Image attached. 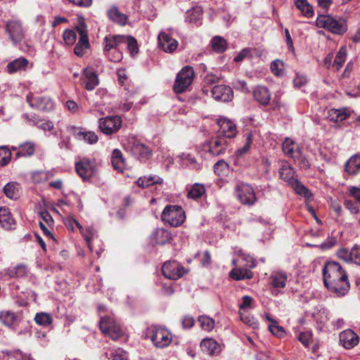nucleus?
<instances>
[{
  "label": "nucleus",
  "instance_id": "36",
  "mask_svg": "<svg viewBox=\"0 0 360 360\" xmlns=\"http://www.w3.org/2000/svg\"><path fill=\"white\" fill-rule=\"evenodd\" d=\"M89 250L94 251L93 240L97 238V231L93 226H87L82 233Z\"/></svg>",
  "mask_w": 360,
  "mask_h": 360
},
{
  "label": "nucleus",
  "instance_id": "16",
  "mask_svg": "<svg viewBox=\"0 0 360 360\" xmlns=\"http://www.w3.org/2000/svg\"><path fill=\"white\" fill-rule=\"evenodd\" d=\"M212 95L216 101L228 102L232 100L233 92L229 86L216 85L212 89Z\"/></svg>",
  "mask_w": 360,
  "mask_h": 360
},
{
  "label": "nucleus",
  "instance_id": "31",
  "mask_svg": "<svg viewBox=\"0 0 360 360\" xmlns=\"http://www.w3.org/2000/svg\"><path fill=\"white\" fill-rule=\"evenodd\" d=\"M188 189V198L197 200L204 196L206 193L205 186L202 184L195 183Z\"/></svg>",
  "mask_w": 360,
  "mask_h": 360
},
{
  "label": "nucleus",
  "instance_id": "62",
  "mask_svg": "<svg viewBox=\"0 0 360 360\" xmlns=\"http://www.w3.org/2000/svg\"><path fill=\"white\" fill-rule=\"evenodd\" d=\"M39 217L47 224L48 226H51L53 224V219L47 210H42L38 212Z\"/></svg>",
  "mask_w": 360,
  "mask_h": 360
},
{
  "label": "nucleus",
  "instance_id": "46",
  "mask_svg": "<svg viewBox=\"0 0 360 360\" xmlns=\"http://www.w3.org/2000/svg\"><path fill=\"white\" fill-rule=\"evenodd\" d=\"M12 157L10 148L7 146H0V166L5 167L9 164Z\"/></svg>",
  "mask_w": 360,
  "mask_h": 360
},
{
  "label": "nucleus",
  "instance_id": "42",
  "mask_svg": "<svg viewBox=\"0 0 360 360\" xmlns=\"http://www.w3.org/2000/svg\"><path fill=\"white\" fill-rule=\"evenodd\" d=\"M347 58V49L345 46H342L338 52L337 53L335 58L334 59L333 67H334L337 70H340L342 68L343 63L345 62Z\"/></svg>",
  "mask_w": 360,
  "mask_h": 360
},
{
  "label": "nucleus",
  "instance_id": "21",
  "mask_svg": "<svg viewBox=\"0 0 360 360\" xmlns=\"http://www.w3.org/2000/svg\"><path fill=\"white\" fill-rule=\"evenodd\" d=\"M82 81L88 91L94 90L99 84L97 75L91 69L85 68L83 71Z\"/></svg>",
  "mask_w": 360,
  "mask_h": 360
},
{
  "label": "nucleus",
  "instance_id": "58",
  "mask_svg": "<svg viewBox=\"0 0 360 360\" xmlns=\"http://www.w3.org/2000/svg\"><path fill=\"white\" fill-rule=\"evenodd\" d=\"M252 56V49L245 48L241 50L234 58L235 62H241L245 58H250Z\"/></svg>",
  "mask_w": 360,
  "mask_h": 360
},
{
  "label": "nucleus",
  "instance_id": "57",
  "mask_svg": "<svg viewBox=\"0 0 360 360\" xmlns=\"http://www.w3.org/2000/svg\"><path fill=\"white\" fill-rule=\"evenodd\" d=\"M181 158L186 161L187 164L190 165V167L194 169H200V164L198 162L195 160V157H193L191 154H182Z\"/></svg>",
  "mask_w": 360,
  "mask_h": 360
},
{
  "label": "nucleus",
  "instance_id": "34",
  "mask_svg": "<svg viewBox=\"0 0 360 360\" xmlns=\"http://www.w3.org/2000/svg\"><path fill=\"white\" fill-rule=\"evenodd\" d=\"M0 321L7 326H12L19 323L20 317L14 312L5 311L1 312Z\"/></svg>",
  "mask_w": 360,
  "mask_h": 360
},
{
  "label": "nucleus",
  "instance_id": "2",
  "mask_svg": "<svg viewBox=\"0 0 360 360\" xmlns=\"http://www.w3.org/2000/svg\"><path fill=\"white\" fill-rule=\"evenodd\" d=\"M282 149L283 153L292 158L300 168L307 169L310 167L308 159L302 153L298 144L293 140L286 138L282 144Z\"/></svg>",
  "mask_w": 360,
  "mask_h": 360
},
{
  "label": "nucleus",
  "instance_id": "17",
  "mask_svg": "<svg viewBox=\"0 0 360 360\" xmlns=\"http://www.w3.org/2000/svg\"><path fill=\"white\" fill-rule=\"evenodd\" d=\"M124 36L123 35H109L105 37L104 53L107 57H110V53L112 50L120 49L123 41Z\"/></svg>",
  "mask_w": 360,
  "mask_h": 360
},
{
  "label": "nucleus",
  "instance_id": "49",
  "mask_svg": "<svg viewBox=\"0 0 360 360\" xmlns=\"http://www.w3.org/2000/svg\"><path fill=\"white\" fill-rule=\"evenodd\" d=\"M231 276L236 280H243L245 278H251L252 273L247 269H234L230 274Z\"/></svg>",
  "mask_w": 360,
  "mask_h": 360
},
{
  "label": "nucleus",
  "instance_id": "20",
  "mask_svg": "<svg viewBox=\"0 0 360 360\" xmlns=\"http://www.w3.org/2000/svg\"><path fill=\"white\" fill-rule=\"evenodd\" d=\"M219 134L224 138H233L236 134V126L231 120L226 118H220L217 122Z\"/></svg>",
  "mask_w": 360,
  "mask_h": 360
},
{
  "label": "nucleus",
  "instance_id": "51",
  "mask_svg": "<svg viewBox=\"0 0 360 360\" xmlns=\"http://www.w3.org/2000/svg\"><path fill=\"white\" fill-rule=\"evenodd\" d=\"M344 206L352 214H357L359 213V203L356 201H353L349 199H345L344 200Z\"/></svg>",
  "mask_w": 360,
  "mask_h": 360
},
{
  "label": "nucleus",
  "instance_id": "32",
  "mask_svg": "<svg viewBox=\"0 0 360 360\" xmlns=\"http://www.w3.org/2000/svg\"><path fill=\"white\" fill-rule=\"evenodd\" d=\"M162 182L163 179L156 175L144 176L139 178L136 181V184L142 188L148 187L154 184H161Z\"/></svg>",
  "mask_w": 360,
  "mask_h": 360
},
{
  "label": "nucleus",
  "instance_id": "56",
  "mask_svg": "<svg viewBox=\"0 0 360 360\" xmlns=\"http://www.w3.org/2000/svg\"><path fill=\"white\" fill-rule=\"evenodd\" d=\"M337 256L345 262H352V249L340 248L337 252Z\"/></svg>",
  "mask_w": 360,
  "mask_h": 360
},
{
  "label": "nucleus",
  "instance_id": "61",
  "mask_svg": "<svg viewBox=\"0 0 360 360\" xmlns=\"http://www.w3.org/2000/svg\"><path fill=\"white\" fill-rule=\"evenodd\" d=\"M46 176L47 174L46 172L43 171H36L32 172L31 178L34 183L38 184L45 181L46 179Z\"/></svg>",
  "mask_w": 360,
  "mask_h": 360
},
{
  "label": "nucleus",
  "instance_id": "3",
  "mask_svg": "<svg viewBox=\"0 0 360 360\" xmlns=\"http://www.w3.org/2000/svg\"><path fill=\"white\" fill-rule=\"evenodd\" d=\"M317 27L324 28L333 34H342L347 31V25L344 20L336 19L329 15H320L317 17Z\"/></svg>",
  "mask_w": 360,
  "mask_h": 360
},
{
  "label": "nucleus",
  "instance_id": "44",
  "mask_svg": "<svg viewBox=\"0 0 360 360\" xmlns=\"http://www.w3.org/2000/svg\"><path fill=\"white\" fill-rule=\"evenodd\" d=\"M34 321L37 324L46 327L51 324L53 319L49 314L39 312L36 314Z\"/></svg>",
  "mask_w": 360,
  "mask_h": 360
},
{
  "label": "nucleus",
  "instance_id": "6",
  "mask_svg": "<svg viewBox=\"0 0 360 360\" xmlns=\"http://www.w3.org/2000/svg\"><path fill=\"white\" fill-rule=\"evenodd\" d=\"M99 326L102 333L113 340H118L123 335L120 325L110 316L102 317Z\"/></svg>",
  "mask_w": 360,
  "mask_h": 360
},
{
  "label": "nucleus",
  "instance_id": "52",
  "mask_svg": "<svg viewBox=\"0 0 360 360\" xmlns=\"http://www.w3.org/2000/svg\"><path fill=\"white\" fill-rule=\"evenodd\" d=\"M157 236V243L160 245H164L167 243H169L172 239L170 233L165 229L158 231Z\"/></svg>",
  "mask_w": 360,
  "mask_h": 360
},
{
  "label": "nucleus",
  "instance_id": "5",
  "mask_svg": "<svg viewBox=\"0 0 360 360\" xmlns=\"http://www.w3.org/2000/svg\"><path fill=\"white\" fill-rule=\"evenodd\" d=\"M162 220L172 226H179L185 220L186 216L182 208L179 205H167L161 215Z\"/></svg>",
  "mask_w": 360,
  "mask_h": 360
},
{
  "label": "nucleus",
  "instance_id": "39",
  "mask_svg": "<svg viewBox=\"0 0 360 360\" xmlns=\"http://www.w3.org/2000/svg\"><path fill=\"white\" fill-rule=\"evenodd\" d=\"M295 5L304 16L311 18L314 15L312 6L307 0H296Z\"/></svg>",
  "mask_w": 360,
  "mask_h": 360
},
{
  "label": "nucleus",
  "instance_id": "47",
  "mask_svg": "<svg viewBox=\"0 0 360 360\" xmlns=\"http://www.w3.org/2000/svg\"><path fill=\"white\" fill-rule=\"evenodd\" d=\"M5 195L11 198L15 199L18 196V185L16 183H8L4 188Z\"/></svg>",
  "mask_w": 360,
  "mask_h": 360
},
{
  "label": "nucleus",
  "instance_id": "50",
  "mask_svg": "<svg viewBox=\"0 0 360 360\" xmlns=\"http://www.w3.org/2000/svg\"><path fill=\"white\" fill-rule=\"evenodd\" d=\"M89 40H84V39H79L77 44H76L74 49V52L77 56H82L85 53V50L89 49Z\"/></svg>",
  "mask_w": 360,
  "mask_h": 360
},
{
  "label": "nucleus",
  "instance_id": "59",
  "mask_svg": "<svg viewBox=\"0 0 360 360\" xmlns=\"http://www.w3.org/2000/svg\"><path fill=\"white\" fill-rule=\"evenodd\" d=\"M74 30L79 34V39L89 40L86 27L84 23H80Z\"/></svg>",
  "mask_w": 360,
  "mask_h": 360
},
{
  "label": "nucleus",
  "instance_id": "25",
  "mask_svg": "<svg viewBox=\"0 0 360 360\" xmlns=\"http://www.w3.org/2000/svg\"><path fill=\"white\" fill-rule=\"evenodd\" d=\"M29 64V61L24 57L18 58L10 63L7 65V70L10 74H13L18 71L25 70L27 65Z\"/></svg>",
  "mask_w": 360,
  "mask_h": 360
},
{
  "label": "nucleus",
  "instance_id": "26",
  "mask_svg": "<svg viewBox=\"0 0 360 360\" xmlns=\"http://www.w3.org/2000/svg\"><path fill=\"white\" fill-rule=\"evenodd\" d=\"M201 349L210 354H218L220 352L219 345L212 338H205L200 344Z\"/></svg>",
  "mask_w": 360,
  "mask_h": 360
},
{
  "label": "nucleus",
  "instance_id": "4",
  "mask_svg": "<svg viewBox=\"0 0 360 360\" xmlns=\"http://www.w3.org/2000/svg\"><path fill=\"white\" fill-rule=\"evenodd\" d=\"M125 150L141 161L148 160L153 155L152 149L134 137L128 139L125 144Z\"/></svg>",
  "mask_w": 360,
  "mask_h": 360
},
{
  "label": "nucleus",
  "instance_id": "38",
  "mask_svg": "<svg viewBox=\"0 0 360 360\" xmlns=\"http://www.w3.org/2000/svg\"><path fill=\"white\" fill-rule=\"evenodd\" d=\"M202 11L200 7L195 6L186 12V19L191 23L198 24L201 20Z\"/></svg>",
  "mask_w": 360,
  "mask_h": 360
},
{
  "label": "nucleus",
  "instance_id": "48",
  "mask_svg": "<svg viewBox=\"0 0 360 360\" xmlns=\"http://www.w3.org/2000/svg\"><path fill=\"white\" fill-rule=\"evenodd\" d=\"M27 274V268L24 265H18L8 269V275L12 278H22Z\"/></svg>",
  "mask_w": 360,
  "mask_h": 360
},
{
  "label": "nucleus",
  "instance_id": "10",
  "mask_svg": "<svg viewBox=\"0 0 360 360\" xmlns=\"http://www.w3.org/2000/svg\"><path fill=\"white\" fill-rule=\"evenodd\" d=\"M164 276L171 280H177L181 278L187 271L176 261H168L164 263L162 267Z\"/></svg>",
  "mask_w": 360,
  "mask_h": 360
},
{
  "label": "nucleus",
  "instance_id": "63",
  "mask_svg": "<svg viewBox=\"0 0 360 360\" xmlns=\"http://www.w3.org/2000/svg\"><path fill=\"white\" fill-rule=\"evenodd\" d=\"M348 191L349 195L360 205V188L356 186H350Z\"/></svg>",
  "mask_w": 360,
  "mask_h": 360
},
{
  "label": "nucleus",
  "instance_id": "23",
  "mask_svg": "<svg viewBox=\"0 0 360 360\" xmlns=\"http://www.w3.org/2000/svg\"><path fill=\"white\" fill-rule=\"evenodd\" d=\"M350 115L351 111L347 108H332L328 111V118L335 122H342L349 117Z\"/></svg>",
  "mask_w": 360,
  "mask_h": 360
},
{
  "label": "nucleus",
  "instance_id": "54",
  "mask_svg": "<svg viewBox=\"0 0 360 360\" xmlns=\"http://www.w3.org/2000/svg\"><path fill=\"white\" fill-rule=\"evenodd\" d=\"M283 63L280 60H275L271 64V70L276 76L283 75Z\"/></svg>",
  "mask_w": 360,
  "mask_h": 360
},
{
  "label": "nucleus",
  "instance_id": "33",
  "mask_svg": "<svg viewBox=\"0 0 360 360\" xmlns=\"http://www.w3.org/2000/svg\"><path fill=\"white\" fill-rule=\"evenodd\" d=\"M345 171L351 175H355L360 171V155H353L345 164Z\"/></svg>",
  "mask_w": 360,
  "mask_h": 360
},
{
  "label": "nucleus",
  "instance_id": "45",
  "mask_svg": "<svg viewBox=\"0 0 360 360\" xmlns=\"http://www.w3.org/2000/svg\"><path fill=\"white\" fill-rule=\"evenodd\" d=\"M211 45L214 51L223 53L226 49L227 44L224 38L216 36L212 39Z\"/></svg>",
  "mask_w": 360,
  "mask_h": 360
},
{
  "label": "nucleus",
  "instance_id": "35",
  "mask_svg": "<svg viewBox=\"0 0 360 360\" xmlns=\"http://www.w3.org/2000/svg\"><path fill=\"white\" fill-rule=\"evenodd\" d=\"M111 163L115 169L122 172L125 163L122 152L119 149H115L112 153Z\"/></svg>",
  "mask_w": 360,
  "mask_h": 360
},
{
  "label": "nucleus",
  "instance_id": "13",
  "mask_svg": "<svg viewBox=\"0 0 360 360\" xmlns=\"http://www.w3.org/2000/svg\"><path fill=\"white\" fill-rule=\"evenodd\" d=\"M151 340L155 347L164 348L171 343L172 336L167 330L158 328L153 330Z\"/></svg>",
  "mask_w": 360,
  "mask_h": 360
},
{
  "label": "nucleus",
  "instance_id": "30",
  "mask_svg": "<svg viewBox=\"0 0 360 360\" xmlns=\"http://www.w3.org/2000/svg\"><path fill=\"white\" fill-rule=\"evenodd\" d=\"M287 275L281 272H274L269 278V283L275 288H285L287 282Z\"/></svg>",
  "mask_w": 360,
  "mask_h": 360
},
{
  "label": "nucleus",
  "instance_id": "41",
  "mask_svg": "<svg viewBox=\"0 0 360 360\" xmlns=\"http://www.w3.org/2000/svg\"><path fill=\"white\" fill-rule=\"evenodd\" d=\"M198 321L201 328L205 331L210 332L214 328V320L208 316H200L198 319Z\"/></svg>",
  "mask_w": 360,
  "mask_h": 360
},
{
  "label": "nucleus",
  "instance_id": "55",
  "mask_svg": "<svg viewBox=\"0 0 360 360\" xmlns=\"http://www.w3.org/2000/svg\"><path fill=\"white\" fill-rule=\"evenodd\" d=\"M63 39L68 45L75 44L77 39V33L74 30H66L63 33Z\"/></svg>",
  "mask_w": 360,
  "mask_h": 360
},
{
  "label": "nucleus",
  "instance_id": "28",
  "mask_svg": "<svg viewBox=\"0 0 360 360\" xmlns=\"http://www.w3.org/2000/svg\"><path fill=\"white\" fill-rule=\"evenodd\" d=\"M36 149V145L31 141L25 142L18 147V151L15 153V158L20 157H31L34 155Z\"/></svg>",
  "mask_w": 360,
  "mask_h": 360
},
{
  "label": "nucleus",
  "instance_id": "14",
  "mask_svg": "<svg viewBox=\"0 0 360 360\" xmlns=\"http://www.w3.org/2000/svg\"><path fill=\"white\" fill-rule=\"evenodd\" d=\"M228 147V143L224 137L217 136L211 139L207 146V150L213 155H224Z\"/></svg>",
  "mask_w": 360,
  "mask_h": 360
},
{
  "label": "nucleus",
  "instance_id": "8",
  "mask_svg": "<svg viewBox=\"0 0 360 360\" xmlns=\"http://www.w3.org/2000/svg\"><path fill=\"white\" fill-rule=\"evenodd\" d=\"M122 119L118 115H110L100 118L98 128L105 135H112L117 133L121 128Z\"/></svg>",
  "mask_w": 360,
  "mask_h": 360
},
{
  "label": "nucleus",
  "instance_id": "9",
  "mask_svg": "<svg viewBox=\"0 0 360 360\" xmlns=\"http://www.w3.org/2000/svg\"><path fill=\"white\" fill-rule=\"evenodd\" d=\"M236 195L243 205L249 206L253 205L257 200L252 187L246 184L237 186Z\"/></svg>",
  "mask_w": 360,
  "mask_h": 360
},
{
  "label": "nucleus",
  "instance_id": "29",
  "mask_svg": "<svg viewBox=\"0 0 360 360\" xmlns=\"http://www.w3.org/2000/svg\"><path fill=\"white\" fill-rule=\"evenodd\" d=\"M108 18L120 25H124L127 22V16L122 13L117 6H112L108 11Z\"/></svg>",
  "mask_w": 360,
  "mask_h": 360
},
{
  "label": "nucleus",
  "instance_id": "40",
  "mask_svg": "<svg viewBox=\"0 0 360 360\" xmlns=\"http://www.w3.org/2000/svg\"><path fill=\"white\" fill-rule=\"evenodd\" d=\"M28 120L36 125L38 128L43 130L50 131L53 129V123L50 121H46L44 120L39 119L35 115H30L27 117Z\"/></svg>",
  "mask_w": 360,
  "mask_h": 360
},
{
  "label": "nucleus",
  "instance_id": "64",
  "mask_svg": "<svg viewBox=\"0 0 360 360\" xmlns=\"http://www.w3.org/2000/svg\"><path fill=\"white\" fill-rule=\"evenodd\" d=\"M352 263L360 265V247L356 245L352 248Z\"/></svg>",
  "mask_w": 360,
  "mask_h": 360
},
{
  "label": "nucleus",
  "instance_id": "18",
  "mask_svg": "<svg viewBox=\"0 0 360 360\" xmlns=\"http://www.w3.org/2000/svg\"><path fill=\"white\" fill-rule=\"evenodd\" d=\"M158 44L162 50L167 53L174 52L177 46L178 41L169 34L162 32L158 35Z\"/></svg>",
  "mask_w": 360,
  "mask_h": 360
},
{
  "label": "nucleus",
  "instance_id": "43",
  "mask_svg": "<svg viewBox=\"0 0 360 360\" xmlns=\"http://www.w3.org/2000/svg\"><path fill=\"white\" fill-rule=\"evenodd\" d=\"M266 319L271 322V323L269 326V330L271 333L274 335L275 336H277L278 338L282 337L284 333L285 330H283V328L278 326V323L271 318L270 314H266Z\"/></svg>",
  "mask_w": 360,
  "mask_h": 360
},
{
  "label": "nucleus",
  "instance_id": "15",
  "mask_svg": "<svg viewBox=\"0 0 360 360\" xmlns=\"http://www.w3.org/2000/svg\"><path fill=\"white\" fill-rule=\"evenodd\" d=\"M6 32L14 44L20 42L24 38V31L18 21H9L6 24Z\"/></svg>",
  "mask_w": 360,
  "mask_h": 360
},
{
  "label": "nucleus",
  "instance_id": "53",
  "mask_svg": "<svg viewBox=\"0 0 360 360\" xmlns=\"http://www.w3.org/2000/svg\"><path fill=\"white\" fill-rule=\"evenodd\" d=\"M123 44H127V48L131 54L136 53L139 51L137 41L132 37H125Z\"/></svg>",
  "mask_w": 360,
  "mask_h": 360
},
{
  "label": "nucleus",
  "instance_id": "12",
  "mask_svg": "<svg viewBox=\"0 0 360 360\" xmlns=\"http://www.w3.org/2000/svg\"><path fill=\"white\" fill-rule=\"evenodd\" d=\"M27 101L32 108L41 111H49L53 107V103L49 98L34 96L32 93L27 94Z\"/></svg>",
  "mask_w": 360,
  "mask_h": 360
},
{
  "label": "nucleus",
  "instance_id": "11",
  "mask_svg": "<svg viewBox=\"0 0 360 360\" xmlns=\"http://www.w3.org/2000/svg\"><path fill=\"white\" fill-rule=\"evenodd\" d=\"M75 169L78 175L86 180L96 174V164L94 160L84 158L76 163Z\"/></svg>",
  "mask_w": 360,
  "mask_h": 360
},
{
  "label": "nucleus",
  "instance_id": "22",
  "mask_svg": "<svg viewBox=\"0 0 360 360\" xmlns=\"http://www.w3.org/2000/svg\"><path fill=\"white\" fill-rule=\"evenodd\" d=\"M255 100L260 105L266 106L271 100V94L269 89L263 86H256L252 92Z\"/></svg>",
  "mask_w": 360,
  "mask_h": 360
},
{
  "label": "nucleus",
  "instance_id": "24",
  "mask_svg": "<svg viewBox=\"0 0 360 360\" xmlns=\"http://www.w3.org/2000/svg\"><path fill=\"white\" fill-rule=\"evenodd\" d=\"M0 225L6 230L14 229L15 220L13 219L8 207H0Z\"/></svg>",
  "mask_w": 360,
  "mask_h": 360
},
{
  "label": "nucleus",
  "instance_id": "19",
  "mask_svg": "<svg viewBox=\"0 0 360 360\" xmlns=\"http://www.w3.org/2000/svg\"><path fill=\"white\" fill-rule=\"evenodd\" d=\"M340 342L345 349H351L359 341V336L352 330L347 329L340 333Z\"/></svg>",
  "mask_w": 360,
  "mask_h": 360
},
{
  "label": "nucleus",
  "instance_id": "27",
  "mask_svg": "<svg viewBox=\"0 0 360 360\" xmlns=\"http://www.w3.org/2000/svg\"><path fill=\"white\" fill-rule=\"evenodd\" d=\"M279 174L281 178L290 184L293 185L297 182V180L294 177V169L286 162H283L279 169Z\"/></svg>",
  "mask_w": 360,
  "mask_h": 360
},
{
  "label": "nucleus",
  "instance_id": "1",
  "mask_svg": "<svg viewBox=\"0 0 360 360\" xmlns=\"http://www.w3.org/2000/svg\"><path fill=\"white\" fill-rule=\"evenodd\" d=\"M325 285L338 295H345L350 288L347 272L340 264L334 261L328 262L323 270Z\"/></svg>",
  "mask_w": 360,
  "mask_h": 360
},
{
  "label": "nucleus",
  "instance_id": "37",
  "mask_svg": "<svg viewBox=\"0 0 360 360\" xmlns=\"http://www.w3.org/2000/svg\"><path fill=\"white\" fill-rule=\"evenodd\" d=\"M72 129L74 130V134L79 139L84 140L90 144L95 143L98 141V136L93 131L83 132L76 128H72Z\"/></svg>",
  "mask_w": 360,
  "mask_h": 360
},
{
  "label": "nucleus",
  "instance_id": "60",
  "mask_svg": "<svg viewBox=\"0 0 360 360\" xmlns=\"http://www.w3.org/2000/svg\"><path fill=\"white\" fill-rule=\"evenodd\" d=\"M181 323L184 329H190L194 326L195 319L189 315H186L182 317Z\"/></svg>",
  "mask_w": 360,
  "mask_h": 360
},
{
  "label": "nucleus",
  "instance_id": "7",
  "mask_svg": "<svg viewBox=\"0 0 360 360\" xmlns=\"http://www.w3.org/2000/svg\"><path fill=\"white\" fill-rule=\"evenodd\" d=\"M194 77V70L191 67H184L177 75L173 89L177 94L183 93L191 84Z\"/></svg>",
  "mask_w": 360,
  "mask_h": 360
}]
</instances>
